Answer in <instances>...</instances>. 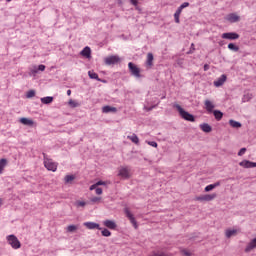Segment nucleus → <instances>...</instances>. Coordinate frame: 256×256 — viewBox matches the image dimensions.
Wrapping results in <instances>:
<instances>
[{"instance_id":"c85d7f7f","label":"nucleus","mask_w":256,"mask_h":256,"mask_svg":"<svg viewBox=\"0 0 256 256\" xmlns=\"http://www.w3.org/2000/svg\"><path fill=\"white\" fill-rule=\"evenodd\" d=\"M68 105H70L72 109H75L76 107H80L81 104L76 100L70 99Z\"/></svg>"},{"instance_id":"a18cd8bd","label":"nucleus","mask_w":256,"mask_h":256,"mask_svg":"<svg viewBox=\"0 0 256 256\" xmlns=\"http://www.w3.org/2000/svg\"><path fill=\"white\" fill-rule=\"evenodd\" d=\"M180 7H181L182 9H185V8L189 7V2H184V3H182V4L180 5Z\"/></svg>"},{"instance_id":"2eb2a0df","label":"nucleus","mask_w":256,"mask_h":256,"mask_svg":"<svg viewBox=\"0 0 256 256\" xmlns=\"http://www.w3.org/2000/svg\"><path fill=\"white\" fill-rule=\"evenodd\" d=\"M83 225L90 230L98 229V231H101V226L95 222H84Z\"/></svg>"},{"instance_id":"864d4df0","label":"nucleus","mask_w":256,"mask_h":256,"mask_svg":"<svg viewBox=\"0 0 256 256\" xmlns=\"http://www.w3.org/2000/svg\"><path fill=\"white\" fill-rule=\"evenodd\" d=\"M132 5H137V0H130Z\"/></svg>"},{"instance_id":"e433bc0d","label":"nucleus","mask_w":256,"mask_h":256,"mask_svg":"<svg viewBox=\"0 0 256 256\" xmlns=\"http://www.w3.org/2000/svg\"><path fill=\"white\" fill-rule=\"evenodd\" d=\"M27 99H31L32 97H35V90H29L26 94Z\"/></svg>"},{"instance_id":"58836bf2","label":"nucleus","mask_w":256,"mask_h":256,"mask_svg":"<svg viewBox=\"0 0 256 256\" xmlns=\"http://www.w3.org/2000/svg\"><path fill=\"white\" fill-rule=\"evenodd\" d=\"M75 205H76V207H85L87 205V202H85V201H76Z\"/></svg>"},{"instance_id":"6e6552de","label":"nucleus","mask_w":256,"mask_h":256,"mask_svg":"<svg viewBox=\"0 0 256 256\" xmlns=\"http://www.w3.org/2000/svg\"><path fill=\"white\" fill-rule=\"evenodd\" d=\"M240 167L244 169H253L256 167V162H251L249 160H243L239 163Z\"/></svg>"},{"instance_id":"473e14b6","label":"nucleus","mask_w":256,"mask_h":256,"mask_svg":"<svg viewBox=\"0 0 256 256\" xmlns=\"http://www.w3.org/2000/svg\"><path fill=\"white\" fill-rule=\"evenodd\" d=\"M149 256H169L163 251H153Z\"/></svg>"},{"instance_id":"ea45409f","label":"nucleus","mask_w":256,"mask_h":256,"mask_svg":"<svg viewBox=\"0 0 256 256\" xmlns=\"http://www.w3.org/2000/svg\"><path fill=\"white\" fill-rule=\"evenodd\" d=\"M247 152V148H241L240 151L238 152L239 157H243L245 153Z\"/></svg>"},{"instance_id":"1a4fd4ad","label":"nucleus","mask_w":256,"mask_h":256,"mask_svg":"<svg viewBox=\"0 0 256 256\" xmlns=\"http://www.w3.org/2000/svg\"><path fill=\"white\" fill-rule=\"evenodd\" d=\"M225 19L229 23H237L240 21L241 18L236 13H230L225 17Z\"/></svg>"},{"instance_id":"b1692460","label":"nucleus","mask_w":256,"mask_h":256,"mask_svg":"<svg viewBox=\"0 0 256 256\" xmlns=\"http://www.w3.org/2000/svg\"><path fill=\"white\" fill-rule=\"evenodd\" d=\"M103 113H115L117 111V108L111 107V106H104L102 108Z\"/></svg>"},{"instance_id":"37998d69","label":"nucleus","mask_w":256,"mask_h":256,"mask_svg":"<svg viewBox=\"0 0 256 256\" xmlns=\"http://www.w3.org/2000/svg\"><path fill=\"white\" fill-rule=\"evenodd\" d=\"M95 193H96V195H103V189L96 188Z\"/></svg>"},{"instance_id":"79ce46f5","label":"nucleus","mask_w":256,"mask_h":256,"mask_svg":"<svg viewBox=\"0 0 256 256\" xmlns=\"http://www.w3.org/2000/svg\"><path fill=\"white\" fill-rule=\"evenodd\" d=\"M90 201L91 203H99V201H101V197H97V196L92 197Z\"/></svg>"},{"instance_id":"cd10ccee","label":"nucleus","mask_w":256,"mask_h":256,"mask_svg":"<svg viewBox=\"0 0 256 256\" xmlns=\"http://www.w3.org/2000/svg\"><path fill=\"white\" fill-rule=\"evenodd\" d=\"M5 167H7V159L2 158L0 160V175L1 173H3V170L5 169Z\"/></svg>"},{"instance_id":"f03ea898","label":"nucleus","mask_w":256,"mask_h":256,"mask_svg":"<svg viewBox=\"0 0 256 256\" xmlns=\"http://www.w3.org/2000/svg\"><path fill=\"white\" fill-rule=\"evenodd\" d=\"M6 241L8 245L12 247V249H21V242L19 241V238H17V236L14 234L8 235L6 237Z\"/></svg>"},{"instance_id":"0eeeda50","label":"nucleus","mask_w":256,"mask_h":256,"mask_svg":"<svg viewBox=\"0 0 256 256\" xmlns=\"http://www.w3.org/2000/svg\"><path fill=\"white\" fill-rule=\"evenodd\" d=\"M222 39H228V41H236V39H239V35L236 32H226L222 34Z\"/></svg>"},{"instance_id":"f257e3e1","label":"nucleus","mask_w":256,"mask_h":256,"mask_svg":"<svg viewBox=\"0 0 256 256\" xmlns=\"http://www.w3.org/2000/svg\"><path fill=\"white\" fill-rule=\"evenodd\" d=\"M173 107L177 109L180 117L184 119L185 121H190L191 123H195V116L193 114H190L189 112L185 111L183 107L179 104H174Z\"/></svg>"},{"instance_id":"412c9836","label":"nucleus","mask_w":256,"mask_h":256,"mask_svg":"<svg viewBox=\"0 0 256 256\" xmlns=\"http://www.w3.org/2000/svg\"><path fill=\"white\" fill-rule=\"evenodd\" d=\"M20 123H22V125H27L28 127H33L34 122L29 118H20Z\"/></svg>"},{"instance_id":"4468645a","label":"nucleus","mask_w":256,"mask_h":256,"mask_svg":"<svg viewBox=\"0 0 256 256\" xmlns=\"http://www.w3.org/2000/svg\"><path fill=\"white\" fill-rule=\"evenodd\" d=\"M253 249H256V238L252 239L247 246L245 247L244 251L245 253H251Z\"/></svg>"},{"instance_id":"ddd939ff","label":"nucleus","mask_w":256,"mask_h":256,"mask_svg":"<svg viewBox=\"0 0 256 256\" xmlns=\"http://www.w3.org/2000/svg\"><path fill=\"white\" fill-rule=\"evenodd\" d=\"M225 81H227V75L222 74L217 80L214 81V86L221 87L225 84Z\"/></svg>"},{"instance_id":"de8ad7c7","label":"nucleus","mask_w":256,"mask_h":256,"mask_svg":"<svg viewBox=\"0 0 256 256\" xmlns=\"http://www.w3.org/2000/svg\"><path fill=\"white\" fill-rule=\"evenodd\" d=\"M96 185H97V187H99L100 185H107V182H105V181H98V182H96Z\"/></svg>"},{"instance_id":"7ed1b4c3","label":"nucleus","mask_w":256,"mask_h":256,"mask_svg":"<svg viewBox=\"0 0 256 256\" xmlns=\"http://www.w3.org/2000/svg\"><path fill=\"white\" fill-rule=\"evenodd\" d=\"M128 69L132 75V77H135L136 79H141V69L137 67L133 62L128 63Z\"/></svg>"},{"instance_id":"dca6fc26","label":"nucleus","mask_w":256,"mask_h":256,"mask_svg":"<svg viewBox=\"0 0 256 256\" xmlns=\"http://www.w3.org/2000/svg\"><path fill=\"white\" fill-rule=\"evenodd\" d=\"M104 227H107L108 229H117V223L113 220H105L103 222Z\"/></svg>"},{"instance_id":"8fccbe9b","label":"nucleus","mask_w":256,"mask_h":256,"mask_svg":"<svg viewBox=\"0 0 256 256\" xmlns=\"http://www.w3.org/2000/svg\"><path fill=\"white\" fill-rule=\"evenodd\" d=\"M94 189H97V183L90 186V191H93Z\"/></svg>"},{"instance_id":"c756f323","label":"nucleus","mask_w":256,"mask_h":256,"mask_svg":"<svg viewBox=\"0 0 256 256\" xmlns=\"http://www.w3.org/2000/svg\"><path fill=\"white\" fill-rule=\"evenodd\" d=\"M229 125H231L234 129H239V127H241V122L229 120Z\"/></svg>"},{"instance_id":"6e6d98bb","label":"nucleus","mask_w":256,"mask_h":256,"mask_svg":"<svg viewBox=\"0 0 256 256\" xmlns=\"http://www.w3.org/2000/svg\"><path fill=\"white\" fill-rule=\"evenodd\" d=\"M3 205V199L0 198V207Z\"/></svg>"},{"instance_id":"09e8293b","label":"nucleus","mask_w":256,"mask_h":256,"mask_svg":"<svg viewBox=\"0 0 256 256\" xmlns=\"http://www.w3.org/2000/svg\"><path fill=\"white\" fill-rule=\"evenodd\" d=\"M182 254H184L185 256H191V252H189L188 250H182Z\"/></svg>"},{"instance_id":"2f4dec72","label":"nucleus","mask_w":256,"mask_h":256,"mask_svg":"<svg viewBox=\"0 0 256 256\" xmlns=\"http://www.w3.org/2000/svg\"><path fill=\"white\" fill-rule=\"evenodd\" d=\"M251 99H253V94L247 93V94H245V95L243 96L242 102H243V103H247V101H251Z\"/></svg>"},{"instance_id":"5701e85b","label":"nucleus","mask_w":256,"mask_h":256,"mask_svg":"<svg viewBox=\"0 0 256 256\" xmlns=\"http://www.w3.org/2000/svg\"><path fill=\"white\" fill-rule=\"evenodd\" d=\"M212 113L216 121H221L223 119V112H221L220 110H214Z\"/></svg>"},{"instance_id":"4d7b16f0","label":"nucleus","mask_w":256,"mask_h":256,"mask_svg":"<svg viewBox=\"0 0 256 256\" xmlns=\"http://www.w3.org/2000/svg\"><path fill=\"white\" fill-rule=\"evenodd\" d=\"M7 1V3H11V0H6Z\"/></svg>"},{"instance_id":"a19ab883","label":"nucleus","mask_w":256,"mask_h":256,"mask_svg":"<svg viewBox=\"0 0 256 256\" xmlns=\"http://www.w3.org/2000/svg\"><path fill=\"white\" fill-rule=\"evenodd\" d=\"M213 189H215L213 187V184H209L208 186L205 187L204 191H206V193H209V191H213Z\"/></svg>"},{"instance_id":"f704fd0d","label":"nucleus","mask_w":256,"mask_h":256,"mask_svg":"<svg viewBox=\"0 0 256 256\" xmlns=\"http://www.w3.org/2000/svg\"><path fill=\"white\" fill-rule=\"evenodd\" d=\"M101 233L103 237H111V231H109L107 228H104Z\"/></svg>"},{"instance_id":"3c124183","label":"nucleus","mask_w":256,"mask_h":256,"mask_svg":"<svg viewBox=\"0 0 256 256\" xmlns=\"http://www.w3.org/2000/svg\"><path fill=\"white\" fill-rule=\"evenodd\" d=\"M221 185V182H216V183H214V184H212V187H214V189L216 188V187H219Z\"/></svg>"},{"instance_id":"4c0bfd02","label":"nucleus","mask_w":256,"mask_h":256,"mask_svg":"<svg viewBox=\"0 0 256 256\" xmlns=\"http://www.w3.org/2000/svg\"><path fill=\"white\" fill-rule=\"evenodd\" d=\"M67 231H68V233H73V231H77V226H75V225H69V226L67 227Z\"/></svg>"},{"instance_id":"bb28decb","label":"nucleus","mask_w":256,"mask_h":256,"mask_svg":"<svg viewBox=\"0 0 256 256\" xmlns=\"http://www.w3.org/2000/svg\"><path fill=\"white\" fill-rule=\"evenodd\" d=\"M127 139L132 141V143H135V145H139V137L136 136V134H132V135L128 136Z\"/></svg>"},{"instance_id":"9b49d317","label":"nucleus","mask_w":256,"mask_h":256,"mask_svg":"<svg viewBox=\"0 0 256 256\" xmlns=\"http://www.w3.org/2000/svg\"><path fill=\"white\" fill-rule=\"evenodd\" d=\"M215 197H217V194H205V195L196 197V201H213Z\"/></svg>"},{"instance_id":"a211bd4d","label":"nucleus","mask_w":256,"mask_h":256,"mask_svg":"<svg viewBox=\"0 0 256 256\" xmlns=\"http://www.w3.org/2000/svg\"><path fill=\"white\" fill-rule=\"evenodd\" d=\"M81 55L83 57H86L87 59H89L91 57V48L89 46H86L82 51H81Z\"/></svg>"},{"instance_id":"c9c22d12","label":"nucleus","mask_w":256,"mask_h":256,"mask_svg":"<svg viewBox=\"0 0 256 256\" xmlns=\"http://www.w3.org/2000/svg\"><path fill=\"white\" fill-rule=\"evenodd\" d=\"M37 73H39L37 66L30 68V75H37Z\"/></svg>"},{"instance_id":"393cba45","label":"nucleus","mask_w":256,"mask_h":256,"mask_svg":"<svg viewBox=\"0 0 256 256\" xmlns=\"http://www.w3.org/2000/svg\"><path fill=\"white\" fill-rule=\"evenodd\" d=\"M146 65L148 67H153V53H148L147 54Z\"/></svg>"},{"instance_id":"603ef678","label":"nucleus","mask_w":256,"mask_h":256,"mask_svg":"<svg viewBox=\"0 0 256 256\" xmlns=\"http://www.w3.org/2000/svg\"><path fill=\"white\" fill-rule=\"evenodd\" d=\"M204 71H209V65L208 64L204 65Z\"/></svg>"},{"instance_id":"5fc2aeb1","label":"nucleus","mask_w":256,"mask_h":256,"mask_svg":"<svg viewBox=\"0 0 256 256\" xmlns=\"http://www.w3.org/2000/svg\"><path fill=\"white\" fill-rule=\"evenodd\" d=\"M67 95H71V90H67Z\"/></svg>"},{"instance_id":"39448f33","label":"nucleus","mask_w":256,"mask_h":256,"mask_svg":"<svg viewBox=\"0 0 256 256\" xmlns=\"http://www.w3.org/2000/svg\"><path fill=\"white\" fill-rule=\"evenodd\" d=\"M124 213L129 219L130 223L133 225L134 229H138L139 225H137V220H135V216H133V213L129 211V208L124 209Z\"/></svg>"},{"instance_id":"a878e982","label":"nucleus","mask_w":256,"mask_h":256,"mask_svg":"<svg viewBox=\"0 0 256 256\" xmlns=\"http://www.w3.org/2000/svg\"><path fill=\"white\" fill-rule=\"evenodd\" d=\"M88 76L90 77V79H95L96 81H103L99 78V75L94 71H88Z\"/></svg>"},{"instance_id":"aec40b11","label":"nucleus","mask_w":256,"mask_h":256,"mask_svg":"<svg viewBox=\"0 0 256 256\" xmlns=\"http://www.w3.org/2000/svg\"><path fill=\"white\" fill-rule=\"evenodd\" d=\"M41 103L43 105H50V103H53V96H46L40 99Z\"/></svg>"},{"instance_id":"f3484780","label":"nucleus","mask_w":256,"mask_h":256,"mask_svg":"<svg viewBox=\"0 0 256 256\" xmlns=\"http://www.w3.org/2000/svg\"><path fill=\"white\" fill-rule=\"evenodd\" d=\"M200 129H201L204 133H211V131H213V128H212L211 125H209L208 123L200 124Z\"/></svg>"},{"instance_id":"9d476101","label":"nucleus","mask_w":256,"mask_h":256,"mask_svg":"<svg viewBox=\"0 0 256 256\" xmlns=\"http://www.w3.org/2000/svg\"><path fill=\"white\" fill-rule=\"evenodd\" d=\"M204 109H206L207 113H213L215 109V104L211 100L204 101Z\"/></svg>"},{"instance_id":"49530a36","label":"nucleus","mask_w":256,"mask_h":256,"mask_svg":"<svg viewBox=\"0 0 256 256\" xmlns=\"http://www.w3.org/2000/svg\"><path fill=\"white\" fill-rule=\"evenodd\" d=\"M38 71H45V65L40 64L39 66H37Z\"/></svg>"},{"instance_id":"72a5a7b5","label":"nucleus","mask_w":256,"mask_h":256,"mask_svg":"<svg viewBox=\"0 0 256 256\" xmlns=\"http://www.w3.org/2000/svg\"><path fill=\"white\" fill-rule=\"evenodd\" d=\"M65 183H71L75 181V176L74 175H66L64 178Z\"/></svg>"},{"instance_id":"6ab92c4d","label":"nucleus","mask_w":256,"mask_h":256,"mask_svg":"<svg viewBox=\"0 0 256 256\" xmlns=\"http://www.w3.org/2000/svg\"><path fill=\"white\" fill-rule=\"evenodd\" d=\"M182 12H183V9L179 6L176 12L174 13L175 23H180L179 17H181Z\"/></svg>"},{"instance_id":"4be33fe9","label":"nucleus","mask_w":256,"mask_h":256,"mask_svg":"<svg viewBox=\"0 0 256 256\" xmlns=\"http://www.w3.org/2000/svg\"><path fill=\"white\" fill-rule=\"evenodd\" d=\"M225 235L227 239H231V237L237 235V229H228L226 230Z\"/></svg>"},{"instance_id":"20e7f679","label":"nucleus","mask_w":256,"mask_h":256,"mask_svg":"<svg viewBox=\"0 0 256 256\" xmlns=\"http://www.w3.org/2000/svg\"><path fill=\"white\" fill-rule=\"evenodd\" d=\"M44 167H46L48 171H57V164L49 158H44Z\"/></svg>"},{"instance_id":"f8f14e48","label":"nucleus","mask_w":256,"mask_h":256,"mask_svg":"<svg viewBox=\"0 0 256 256\" xmlns=\"http://www.w3.org/2000/svg\"><path fill=\"white\" fill-rule=\"evenodd\" d=\"M119 177L122 179H129L130 174H129V168L127 167H121L118 172Z\"/></svg>"},{"instance_id":"7c9ffc66","label":"nucleus","mask_w":256,"mask_h":256,"mask_svg":"<svg viewBox=\"0 0 256 256\" xmlns=\"http://www.w3.org/2000/svg\"><path fill=\"white\" fill-rule=\"evenodd\" d=\"M228 49L230 51H234V53H237L239 51V46L235 45L234 43L228 44Z\"/></svg>"},{"instance_id":"423d86ee","label":"nucleus","mask_w":256,"mask_h":256,"mask_svg":"<svg viewBox=\"0 0 256 256\" xmlns=\"http://www.w3.org/2000/svg\"><path fill=\"white\" fill-rule=\"evenodd\" d=\"M121 61V58L117 55H112L105 58L106 65H117Z\"/></svg>"},{"instance_id":"c03bdc74","label":"nucleus","mask_w":256,"mask_h":256,"mask_svg":"<svg viewBox=\"0 0 256 256\" xmlns=\"http://www.w3.org/2000/svg\"><path fill=\"white\" fill-rule=\"evenodd\" d=\"M147 143L150 145V147H157V142L155 141H148Z\"/></svg>"}]
</instances>
